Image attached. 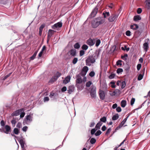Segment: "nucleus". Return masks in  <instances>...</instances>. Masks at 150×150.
<instances>
[{
  "label": "nucleus",
  "instance_id": "nucleus-1",
  "mask_svg": "<svg viewBox=\"0 0 150 150\" xmlns=\"http://www.w3.org/2000/svg\"><path fill=\"white\" fill-rule=\"evenodd\" d=\"M76 86L78 89L82 90L83 88V84H81L83 82L85 83L86 81V77H84L83 79L82 77L78 75L76 76Z\"/></svg>",
  "mask_w": 150,
  "mask_h": 150
},
{
  "label": "nucleus",
  "instance_id": "nucleus-2",
  "mask_svg": "<svg viewBox=\"0 0 150 150\" xmlns=\"http://www.w3.org/2000/svg\"><path fill=\"white\" fill-rule=\"evenodd\" d=\"M95 56H89L86 60V65L88 66L91 65V64L95 62Z\"/></svg>",
  "mask_w": 150,
  "mask_h": 150
},
{
  "label": "nucleus",
  "instance_id": "nucleus-3",
  "mask_svg": "<svg viewBox=\"0 0 150 150\" xmlns=\"http://www.w3.org/2000/svg\"><path fill=\"white\" fill-rule=\"evenodd\" d=\"M118 16L115 14H112L108 18V20L110 22H115L117 19Z\"/></svg>",
  "mask_w": 150,
  "mask_h": 150
},
{
  "label": "nucleus",
  "instance_id": "nucleus-4",
  "mask_svg": "<svg viewBox=\"0 0 150 150\" xmlns=\"http://www.w3.org/2000/svg\"><path fill=\"white\" fill-rule=\"evenodd\" d=\"M99 95L100 99L103 100L105 98V93L101 89H100L99 90Z\"/></svg>",
  "mask_w": 150,
  "mask_h": 150
},
{
  "label": "nucleus",
  "instance_id": "nucleus-5",
  "mask_svg": "<svg viewBox=\"0 0 150 150\" xmlns=\"http://www.w3.org/2000/svg\"><path fill=\"white\" fill-rule=\"evenodd\" d=\"M149 39H147L145 40V42L143 44V48L146 52L147 51L149 48Z\"/></svg>",
  "mask_w": 150,
  "mask_h": 150
},
{
  "label": "nucleus",
  "instance_id": "nucleus-6",
  "mask_svg": "<svg viewBox=\"0 0 150 150\" xmlns=\"http://www.w3.org/2000/svg\"><path fill=\"white\" fill-rule=\"evenodd\" d=\"M62 25V23L61 22H59L56 23L55 24L52 26V28L54 29H57L60 28H61Z\"/></svg>",
  "mask_w": 150,
  "mask_h": 150
},
{
  "label": "nucleus",
  "instance_id": "nucleus-7",
  "mask_svg": "<svg viewBox=\"0 0 150 150\" xmlns=\"http://www.w3.org/2000/svg\"><path fill=\"white\" fill-rule=\"evenodd\" d=\"M96 88L95 86H93L91 90L90 94L91 96L93 98H94L96 96Z\"/></svg>",
  "mask_w": 150,
  "mask_h": 150
},
{
  "label": "nucleus",
  "instance_id": "nucleus-8",
  "mask_svg": "<svg viewBox=\"0 0 150 150\" xmlns=\"http://www.w3.org/2000/svg\"><path fill=\"white\" fill-rule=\"evenodd\" d=\"M60 73L57 72L56 74V76H54L53 78H51V79L49 81L50 82L52 83L56 81L57 79L60 76Z\"/></svg>",
  "mask_w": 150,
  "mask_h": 150
},
{
  "label": "nucleus",
  "instance_id": "nucleus-9",
  "mask_svg": "<svg viewBox=\"0 0 150 150\" xmlns=\"http://www.w3.org/2000/svg\"><path fill=\"white\" fill-rule=\"evenodd\" d=\"M75 90V87L74 85H71L69 86L67 89V92L68 93L71 94Z\"/></svg>",
  "mask_w": 150,
  "mask_h": 150
},
{
  "label": "nucleus",
  "instance_id": "nucleus-10",
  "mask_svg": "<svg viewBox=\"0 0 150 150\" xmlns=\"http://www.w3.org/2000/svg\"><path fill=\"white\" fill-rule=\"evenodd\" d=\"M96 19L97 20V21L99 25L103 23L105 21V19L101 17H99Z\"/></svg>",
  "mask_w": 150,
  "mask_h": 150
},
{
  "label": "nucleus",
  "instance_id": "nucleus-11",
  "mask_svg": "<svg viewBox=\"0 0 150 150\" xmlns=\"http://www.w3.org/2000/svg\"><path fill=\"white\" fill-rule=\"evenodd\" d=\"M99 25L97 21V20L95 19L92 22V26L93 28H96Z\"/></svg>",
  "mask_w": 150,
  "mask_h": 150
},
{
  "label": "nucleus",
  "instance_id": "nucleus-12",
  "mask_svg": "<svg viewBox=\"0 0 150 150\" xmlns=\"http://www.w3.org/2000/svg\"><path fill=\"white\" fill-rule=\"evenodd\" d=\"M145 7L148 10L150 9V0H145Z\"/></svg>",
  "mask_w": 150,
  "mask_h": 150
},
{
  "label": "nucleus",
  "instance_id": "nucleus-13",
  "mask_svg": "<svg viewBox=\"0 0 150 150\" xmlns=\"http://www.w3.org/2000/svg\"><path fill=\"white\" fill-rule=\"evenodd\" d=\"M98 8H95L93 10L91 13V15L92 17H94L98 12Z\"/></svg>",
  "mask_w": 150,
  "mask_h": 150
},
{
  "label": "nucleus",
  "instance_id": "nucleus-14",
  "mask_svg": "<svg viewBox=\"0 0 150 150\" xmlns=\"http://www.w3.org/2000/svg\"><path fill=\"white\" fill-rule=\"evenodd\" d=\"M88 70V68L87 66H84L82 69V73L83 75H85Z\"/></svg>",
  "mask_w": 150,
  "mask_h": 150
},
{
  "label": "nucleus",
  "instance_id": "nucleus-15",
  "mask_svg": "<svg viewBox=\"0 0 150 150\" xmlns=\"http://www.w3.org/2000/svg\"><path fill=\"white\" fill-rule=\"evenodd\" d=\"M87 43L88 45L90 46L93 45L95 44V42L91 38H90L87 40Z\"/></svg>",
  "mask_w": 150,
  "mask_h": 150
},
{
  "label": "nucleus",
  "instance_id": "nucleus-16",
  "mask_svg": "<svg viewBox=\"0 0 150 150\" xmlns=\"http://www.w3.org/2000/svg\"><path fill=\"white\" fill-rule=\"evenodd\" d=\"M71 77L70 76H68L63 80V83L65 84L68 83L70 81Z\"/></svg>",
  "mask_w": 150,
  "mask_h": 150
},
{
  "label": "nucleus",
  "instance_id": "nucleus-17",
  "mask_svg": "<svg viewBox=\"0 0 150 150\" xmlns=\"http://www.w3.org/2000/svg\"><path fill=\"white\" fill-rule=\"evenodd\" d=\"M22 111H24V109L23 108H22L16 111L13 113V115L15 116H17L19 115V114Z\"/></svg>",
  "mask_w": 150,
  "mask_h": 150
},
{
  "label": "nucleus",
  "instance_id": "nucleus-18",
  "mask_svg": "<svg viewBox=\"0 0 150 150\" xmlns=\"http://www.w3.org/2000/svg\"><path fill=\"white\" fill-rule=\"evenodd\" d=\"M54 31L52 30H49L47 34L48 38H50L52 37V35L54 34Z\"/></svg>",
  "mask_w": 150,
  "mask_h": 150
},
{
  "label": "nucleus",
  "instance_id": "nucleus-19",
  "mask_svg": "<svg viewBox=\"0 0 150 150\" xmlns=\"http://www.w3.org/2000/svg\"><path fill=\"white\" fill-rule=\"evenodd\" d=\"M5 129H6V131H4V133L6 134H8L11 129V127L8 125H6L5 126Z\"/></svg>",
  "mask_w": 150,
  "mask_h": 150
},
{
  "label": "nucleus",
  "instance_id": "nucleus-20",
  "mask_svg": "<svg viewBox=\"0 0 150 150\" xmlns=\"http://www.w3.org/2000/svg\"><path fill=\"white\" fill-rule=\"evenodd\" d=\"M69 53L72 56H74L76 54V51L74 49H72L69 52Z\"/></svg>",
  "mask_w": 150,
  "mask_h": 150
},
{
  "label": "nucleus",
  "instance_id": "nucleus-21",
  "mask_svg": "<svg viewBox=\"0 0 150 150\" xmlns=\"http://www.w3.org/2000/svg\"><path fill=\"white\" fill-rule=\"evenodd\" d=\"M19 142L23 150H24V147L25 142L22 139H21L19 141Z\"/></svg>",
  "mask_w": 150,
  "mask_h": 150
},
{
  "label": "nucleus",
  "instance_id": "nucleus-22",
  "mask_svg": "<svg viewBox=\"0 0 150 150\" xmlns=\"http://www.w3.org/2000/svg\"><path fill=\"white\" fill-rule=\"evenodd\" d=\"M129 116H128L126 118H125L123 121H122L121 123L119 125V127H122L125 124V123L126 122L128 118V117Z\"/></svg>",
  "mask_w": 150,
  "mask_h": 150
},
{
  "label": "nucleus",
  "instance_id": "nucleus-23",
  "mask_svg": "<svg viewBox=\"0 0 150 150\" xmlns=\"http://www.w3.org/2000/svg\"><path fill=\"white\" fill-rule=\"evenodd\" d=\"M102 123L101 122H99L98 123L95 127V128L97 130L100 129V127L102 125Z\"/></svg>",
  "mask_w": 150,
  "mask_h": 150
},
{
  "label": "nucleus",
  "instance_id": "nucleus-24",
  "mask_svg": "<svg viewBox=\"0 0 150 150\" xmlns=\"http://www.w3.org/2000/svg\"><path fill=\"white\" fill-rule=\"evenodd\" d=\"M130 28L132 29L136 30L138 28V26L136 24H134L133 25H131Z\"/></svg>",
  "mask_w": 150,
  "mask_h": 150
},
{
  "label": "nucleus",
  "instance_id": "nucleus-25",
  "mask_svg": "<svg viewBox=\"0 0 150 150\" xmlns=\"http://www.w3.org/2000/svg\"><path fill=\"white\" fill-rule=\"evenodd\" d=\"M119 117V115L118 114H116L114 115L112 117V120H117Z\"/></svg>",
  "mask_w": 150,
  "mask_h": 150
},
{
  "label": "nucleus",
  "instance_id": "nucleus-26",
  "mask_svg": "<svg viewBox=\"0 0 150 150\" xmlns=\"http://www.w3.org/2000/svg\"><path fill=\"white\" fill-rule=\"evenodd\" d=\"M141 19V17L139 15L134 16V21H137Z\"/></svg>",
  "mask_w": 150,
  "mask_h": 150
},
{
  "label": "nucleus",
  "instance_id": "nucleus-27",
  "mask_svg": "<svg viewBox=\"0 0 150 150\" xmlns=\"http://www.w3.org/2000/svg\"><path fill=\"white\" fill-rule=\"evenodd\" d=\"M121 104L122 107L124 108L126 105V101L125 100H122L121 102Z\"/></svg>",
  "mask_w": 150,
  "mask_h": 150
},
{
  "label": "nucleus",
  "instance_id": "nucleus-28",
  "mask_svg": "<svg viewBox=\"0 0 150 150\" xmlns=\"http://www.w3.org/2000/svg\"><path fill=\"white\" fill-rule=\"evenodd\" d=\"M9 1V0H0V3L5 4L8 3Z\"/></svg>",
  "mask_w": 150,
  "mask_h": 150
},
{
  "label": "nucleus",
  "instance_id": "nucleus-29",
  "mask_svg": "<svg viewBox=\"0 0 150 150\" xmlns=\"http://www.w3.org/2000/svg\"><path fill=\"white\" fill-rule=\"evenodd\" d=\"M114 93L115 96H118L120 93V91L118 89H116L114 91Z\"/></svg>",
  "mask_w": 150,
  "mask_h": 150
},
{
  "label": "nucleus",
  "instance_id": "nucleus-30",
  "mask_svg": "<svg viewBox=\"0 0 150 150\" xmlns=\"http://www.w3.org/2000/svg\"><path fill=\"white\" fill-rule=\"evenodd\" d=\"M103 15L104 17L105 18L109 16H110V13L109 12H106L105 13L103 12Z\"/></svg>",
  "mask_w": 150,
  "mask_h": 150
},
{
  "label": "nucleus",
  "instance_id": "nucleus-31",
  "mask_svg": "<svg viewBox=\"0 0 150 150\" xmlns=\"http://www.w3.org/2000/svg\"><path fill=\"white\" fill-rule=\"evenodd\" d=\"M100 121L101 122H105L106 121V118L105 117H103L100 119Z\"/></svg>",
  "mask_w": 150,
  "mask_h": 150
},
{
  "label": "nucleus",
  "instance_id": "nucleus-32",
  "mask_svg": "<svg viewBox=\"0 0 150 150\" xmlns=\"http://www.w3.org/2000/svg\"><path fill=\"white\" fill-rule=\"evenodd\" d=\"M121 49L123 50H126L127 51H128L129 50V47H127L126 46H125L124 47H122Z\"/></svg>",
  "mask_w": 150,
  "mask_h": 150
},
{
  "label": "nucleus",
  "instance_id": "nucleus-33",
  "mask_svg": "<svg viewBox=\"0 0 150 150\" xmlns=\"http://www.w3.org/2000/svg\"><path fill=\"white\" fill-rule=\"evenodd\" d=\"M26 120H27L31 121L32 120V117L30 115H27L26 117Z\"/></svg>",
  "mask_w": 150,
  "mask_h": 150
},
{
  "label": "nucleus",
  "instance_id": "nucleus-34",
  "mask_svg": "<svg viewBox=\"0 0 150 150\" xmlns=\"http://www.w3.org/2000/svg\"><path fill=\"white\" fill-rule=\"evenodd\" d=\"M128 57V55L127 54H125L123 56H121V58L124 60H126L127 59V57Z\"/></svg>",
  "mask_w": 150,
  "mask_h": 150
},
{
  "label": "nucleus",
  "instance_id": "nucleus-35",
  "mask_svg": "<svg viewBox=\"0 0 150 150\" xmlns=\"http://www.w3.org/2000/svg\"><path fill=\"white\" fill-rule=\"evenodd\" d=\"M13 131L14 133L16 134H18L19 133V130L17 128H14Z\"/></svg>",
  "mask_w": 150,
  "mask_h": 150
},
{
  "label": "nucleus",
  "instance_id": "nucleus-36",
  "mask_svg": "<svg viewBox=\"0 0 150 150\" xmlns=\"http://www.w3.org/2000/svg\"><path fill=\"white\" fill-rule=\"evenodd\" d=\"M37 52H38V51H36V52L34 54H33V55L30 57V58L31 59V60H33L34 58H35V57H36V55H37Z\"/></svg>",
  "mask_w": 150,
  "mask_h": 150
},
{
  "label": "nucleus",
  "instance_id": "nucleus-37",
  "mask_svg": "<svg viewBox=\"0 0 150 150\" xmlns=\"http://www.w3.org/2000/svg\"><path fill=\"white\" fill-rule=\"evenodd\" d=\"M92 84V83L91 81H88L86 83V86L88 87H89Z\"/></svg>",
  "mask_w": 150,
  "mask_h": 150
},
{
  "label": "nucleus",
  "instance_id": "nucleus-38",
  "mask_svg": "<svg viewBox=\"0 0 150 150\" xmlns=\"http://www.w3.org/2000/svg\"><path fill=\"white\" fill-rule=\"evenodd\" d=\"M78 58H74L72 61V63L73 64H75L78 61Z\"/></svg>",
  "mask_w": 150,
  "mask_h": 150
},
{
  "label": "nucleus",
  "instance_id": "nucleus-39",
  "mask_svg": "<svg viewBox=\"0 0 150 150\" xmlns=\"http://www.w3.org/2000/svg\"><path fill=\"white\" fill-rule=\"evenodd\" d=\"M121 85L122 88H123L126 86V83L125 81H122L121 82Z\"/></svg>",
  "mask_w": 150,
  "mask_h": 150
},
{
  "label": "nucleus",
  "instance_id": "nucleus-40",
  "mask_svg": "<svg viewBox=\"0 0 150 150\" xmlns=\"http://www.w3.org/2000/svg\"><path fill=\"white\" fill-rule=\"evenodd\" d=\"M80 45L79 44L77 43H76L74 45V47L76 49H78L80 47Z\"/></svg>",
  "mask_w": 150,
  "mask_h": 150
},
{
  "label": "nucleus",
  "instance_id": "nucleus-41",
  "mask_svg": "<svg viewBox=\"0 0 150 150\" xmlns=\"http://www.w3.org/2000/svg\"><path fill=\"white\" fill-rule=\"evenodd\" d=\"M100 43V40L99 39L97 40L96 41V45L97 47H98V46L99 45Z\"/></svg>",
  "mask_w": 150,
  "mask_h": 150
},
{
  "label": "nucleus",
  "instance_id": "nucleus-42",
  "mask_svg": "<svg viewBox=\"0 0 150 150\" xmlns=\"http://www.w3.org/2000/svg\"><path fill=\"white\" fill-rule=\"evenodd\" d=\"M122 61L121 60H119L117 62V66H119L120 67L122 65V64L121 63Z\"/></svg>",
  "mask_w": 150,
  "mask_h": 150
},
{
  "label": "nucleus",
  "instance_id": "nucleus-43",
  "mask_svg": "<svg viewBox=\"0 0 150 150\" xmlns=\"http://www.w3.org/2000/svg\"><path fill=\"white\" fill-rule=\"evenodd\" d=\"M82 48L83 50H86L88 48V46L86 45H83L82 46Z\"/></svg>",
  "mask_w": 150,
  "mask_h": 150
},
{
  "label": "nucleus",
  "instance_id": "nucleus-44",
  "mask_svg": "<svg viewBox=\"0 0 150 150\" xmlns=\"http://www.w3.org/2000/svg\"><path fill=\"white\" fill-rule=\"evenodd\" d=\"M135 101V98H132L130 101V104L131 105H133Z\"/></svg>",
  "mask_w": 150,
  "mask_h": 150
},
{
  "label": "nucleus",
  "instance_id": "nucleus-45",
  "mask_svg": "<svg viewBox=\"0 0 150 150\" xmlns=\"http://www.w3.org/2000/svg\"><path fill=\"white\" fill-rule=\"evenodd\" d=\"M101 133L102 132L100 130H98L95 133V135L96 136L99 135L101 134Z\"/></svg>",
  "mask_w": 150,
  "mask_h": 150
},
{
  "label": "nucleus",
  "instance_id": "nucleus-46",
  "mask_svg": "<svg viewBox=\"0 0 150 150\" xmlns=\"http://www.w3.org/2000/svg\"><path fill=\"white\" fill-rule=\"evenodd\" d=\"M96 142V140L93 138H92L90 140V142L92 144H93L95 143Z\"/></svg>",
  "mask_w": 150,
  "mask_h": 150
},
{
  "label": "nucleus",
  "instance_id": "nucleus-47",
  "mask_svg": "<svg viewBox=\"0 0 150 150\" xmlns=\"http://www.w3.org/2000/svg\"><path fill=\"white\" fill-rule=\"evenodd\" d=\"M123 71V69L121 68H119L117 70V72L118 74H119Z\"/></svg>",
  "mask_w": 150,
  "mask_h": 150
},
{
  "label": "nucleus",
  "instance_id": "nucleus-48",
  "mask_svg": "<svg viewBox=\"0 0 150 150\" xmlns=\"http://www.w3.org/2000/svg\"><path fill=\"white\" fill-rule=\"evenodd\" d=\"M110 83L111 84V86L112 88H115V83L114 82L111 81Z\"/></svg>",
  "mask_w": 150,
  "mask_h": 150
},
{
  "label": "nucleus",
  "instance_id": "nucleus-49",
  "mask_svg": "<svg viewBox=\"0 0 150 150\" xmlns=\"http://www.w3.org/2000/svg\"><path fill=\"white\" fill-rule=\"evenodd\" d=\"M143 76L141 74H140L138 76V80L140 81L143 78Z\"/></svg>",
  "mask_w": 150,
  "mask_h": 150
},
{
  "label": "nucleus",
  "instance_id": "nucleus-50",
  "mask_svg": "<svg viewBox=\"0 0 150 150\" xmlns=\"http://www.w3.org/2000/svg\"><path fill=\"white\" fill-rule=\"evenodd\" d=\"M89 75L91 77H93L95 75V73L93 71H91L89 73Z\"/></svg>",
  "mask_w": 150,
  "mask_h": 150
},
{
  "label": "nucleus",
  "instance_id": "nucleus-51",
  "mask_svg": "<svg viewBox=\"0 0 150 150\" xmlns=\"http://www.w3.org/2000/svg\"><path fill=\"white\" fill-rule=\"evenodd\" d=\"M22 127V124L20 122H18L16 125V127L18 128H20Z\"/></svg>",
  "mask_w": 150,
  "mask_h": 150
},
{
  "label": "nucleus",
  "instance_id": "nucleus-52",
  "mask_svg": "<svg viewBox=\"0 0 150 150\" xmlns=\"http://www.w3.org/2000/svg\"><path fill=\"white\" fill-rule=\"evenodd\" d=\"M28 129V127L27 126H25L24 127L22 128V130L23 131L25 132L27 131V129Z\"/></svg>",
  "mask_w": 150,
  "mask_h": 150
},
{
  "label": "nucleus",
  "instance_id": "nucleus-53",
  "mask_svg": "<svg viewBox=\"0 0 150 150\" xmlns=\"http://www.w3.org/2000/svg\"><path fill=\"white\" fill-rule=\"evenodd\" d=\"M116 110L117 111V112H120L122 110L121 108L120 107H117L116 108Z\"/></svg>",
  "mask_w": 150,
  "mask_h": 150
},
{
  "label": "nucleus",
  "instance_id": "nucleus-54",
  "mask_svg": "<svg viewBox=\"0 0 150 150\" xmlns=\"http://www.w3.org/2000/svg\"><path fill=\"white\" fill-rule=\"evenodd\" d=\"M115 76V74H112L109 76V78L110 79H113Z\"/></svg>",
  "mask_w": 150,
  "mask_h": 150
},
{
  "label": "nucleus",
  "instance_id": "nucleus-55",
  "mask_svg": "<svg viewBox=\"0 0 150 150\" xmlns=\"http://www.w3.org/2000/svg\"><path fill=\"white\" fill-rule=\"evenodd\" d=\"M96 130L95 129H92L91 131V134L92 135L93 134L96 132Z\"/></svg>",
  "mask_w": 150,
  "mask_h": 150
},
{
  "label": "nucleus",
  "instance_id": "nucleus-56",
  "mask_svg": "<svg viewBox=\"0 0 150 150\" xmlns=\"http://www.w3.org/2000/svg\"><path fill=\"white\" fill-rule=\"evenodd\" d=\"M24 111H22L20 113H21L20 115V117H23L25 115V112H24Z\"/></svg>",
  "mask_w": 150,
  "mask_h": 150
},
{
  "label": "nucleus",
  "instance_id": "nucleus-57",
  "mask_svg": "<svg viewBox=\"0 0 150 150\" xmlns=\"http://www.w3.org/2000/svg\"><path fill=\"white\" fill-rule=\"evenodd\" d=\"M45 26V25L44 24L42 25L39 28V30H43V28Z\"/></svg>",
  "mask_w": 150,
  "mask_h": 150
},
{
  "label": "nucleus",
  "instance_id": "nucleus-58",
  "mask_svg": "<svg viewBox=\"0 0 150 150\" xmlns=\"http://www.w3.org/2000/svg\"><path fill=\"white\" fill-rule=\"evenodd\" d=\"M131 32L129 30L127 31L126 32V34L127 36H130L131 35Z\"/></svg>",
  "mask_w": 150,
  "mask_h": 150
},
{
  "label": "nucleus",
  "instance_id": "nucleus-59",
  "mask_svg": "<svg viewBox=\"0 0 150 150\" xmlns=\"http://www.w3.org/2000/svg\"><path fill=\"white\" fill-rule=\"evenodd\" d=\"M141 67V64H138L137 66V68L138 70H139Z\"/></svg>",
  "mask_w": 150,
  "mask_h": 150
},
{
  "label": "nucleus",
  "instance_id": "nucleus-60",
  "mask_svg": "<svg viewBox=\"0 0 150 150\" xmlns=\"http://www.w3.org/2000/svg\"><path fill=\"white\" fill-rule=\"evenodd\" d=\"M84 54V52L83 50H81L80 52V56H83Z\"/></svg>",
  "mask_w": 150,
  "mask_h": 150
},
{
  "label": "nucleus",
  "instance_id": "nucleus-61",
  "mask_svg": "<svg viewBox=\"0 0 150 150\" xmlns=\"http://www.w3.org/2000/svg\"><path fill=\"white\" fill-rule=\"evenodd\" d=\"M142 10L141 8H139L137 10V12L138 14H139L142 12Z\"/></svg>",
  "mask_w": 150,
  "mask_h": 150
},
{
  "label": "nucleus",
  "instance_id": "nucleus-62",
  "mask_svg": "<svg viewBox=\"0 0 150 150\" xmlns=\"http://www.w3.org/2000/svg\"><path fill=\"white\" fill-rule=\"evenodd\" d=\"M67 90V88L65 86L63 87L62 89V92L65 91Z\"/></svg>",
  "mask_w": 150,
  "mask_h": 150
},
{
  "label": "nucleus",
  "instance_id": "nucleus-63",
  "mask_svg": "<svg viewBox=\"0 0 150 150\" xmlns=\"http://www.w3.org/2000/svg\"><path fill=\"white\" fill-rule=\"evenodd\" d=\"M106 129V126L105 125L103 126L102 127V128H101L102 130L103 131H104Z\"/></svg>",
  "mask_w": 150,
  "mask_h": 150
},
{
  "label": "nucleus",
  "instance_id": "nucleus-64",
  "mask_svg": "<svg viewBox=\"0 0 150 150\" xmlns=\"http://www.w3.org/2000/svg\"><path fill=\"white\" fill-rule=\"evenodd\" d=\"M44 102L47 101L49 100V98L48 97H45L44 99Z\"/></svg>",
  "mask_w": 150,
  "mask_h": 150
}]
</instances>
